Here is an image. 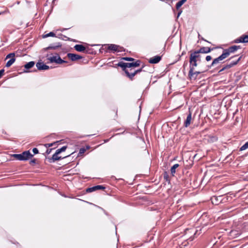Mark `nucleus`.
I'll use <instances>...</instances> for the list:
<instances>
[{
    "instance_id": "nucleus-1",
    "label": "nucleus",
    "mask_w": 248,
    "mask_h": 248,
    "mask_svg": "<svg viewBox=\"0 0 248 248\" xmlns=\"http://www.w3.org/2000/svg\"><path fill=\"white\" fill-rule=\"evenodd\" d=\"M141 63V61L140 60H137L134 62H120L118 63L117 64L118 66H119L122 68L123 71H124L126 75V72H129L128 69V68L131 67H137L140 65Z\"/></svg>"
},
{
    "instance_id": "nucleus-2",
    "label": "nucleus",
    "mask_w": 248,
    "mask_h": 248,
    "mask_svg": "<svg viewBox=\"0 0 248 248\" xmlns=\"http://www.w3.org/2000/svg\"><path fill=\"white\" fill-rule=\"evenodd\" d=\"M11 156L16 159L20 161L27 160L31 158L33 155H32L29 151H26L20 154H13Z\"/></svg>"
},
{
    "instance_id": "nucleus-3",
    "label": "nucleus",
    "mask_w": 248,
    "mask_h": 248,
    "mask_svg": "<svg viewBox=\"0 0 248 248\" xmlns=\"http://www.w3.org/2000/svg\"><path fill=\"white\" fill-rule=\"evenodd\" d=\"M241 58L242 56L239 57L237 60L231 61L229 63H227L224 65L221 69L219 70V71H218V73H220L224 71H225L226 72H228V70L231 67L236 65L238 63Z\"/></svg>"
},
{
    "instance_id": "nucleus-4",
    "label": "nucleus",
    "mask_w": 248,
    "mask_h": 248,
    "mask_svg": "<svg viewBox=\"0 0 248 248\" xmlns=\"http://www.w3.org/2000/svg\"><path fill=\"white\" fill-rule=\"evenodd\" d=\"M58 155H59V154L56 152L51 157L47 158L48 162L49 163H53L56 161L61 160L62 159L65 158L70 156V155H67L66 156L62 157L61 156H59Z\"/></svg>"
},
{
    "instance_id": "nucleus-5",
    "label": "nucleus",
    "mask_w": 248,
    "mask_h": 248,
    "mask_svg": "<svg viewBox=\"0 0 248 248\" xmlns=\"http://www.w3.org/2000/svg\"><path fill=\"white\" fill-rule=\"evenodd\" d=\"M105 188L106 187L103 186L97 185L91 187L87 188L86 190V191L87 193H90L98 190H104Z\"/></svg>"
},
{
    "instance_id": "nucleus-6",
    "label": "nucleus",
    "mask_w": 248,
    "mask_h": 248,
    "mask_svg": "<svg viewBox=\"0 0 248 248\" xmlns=\"http://www.w3.org/2000/svg\"><path fill=\"white\" fill-rule=\"evenodd\" d=\"M189 59L197 62L201 61V55L197 51L191 53Z\"/></svg>"
},
{
    "instance_id": "nucleus-7",
    "label": "nucleus",
    "mask_w": 248,
    "mask_h": 248,
    "mask_svg": "<svg viewBox=\"0 0 248 248\" xmlns=\"http://www.w3.org/2000/svg\"><path fill=\"white\" fill-rule=\"evenodd\" d=\"M143 67L139 69L134 70L133 72L129 73V72H126V76L131 80L133 79L134 77L138 73H140L142 71Z\"/></svg>"
},
{
    "instance_id": "nucleus-8",
    "label": "nucleus",
    "mask_w": 248,
    "mask_h": 248,
    "mask_svg": "<svg viewBox=\"0 0 248 248\" xmlns=\"http://www.w3.org/2000/svg\"><path fill=\"white\" fill-rule=\"evenodd\" d=\"M143 67L139 69L134 70L133 72L129 73V72H126V76L131 80L133 79L134 77L138 73H140L142 71Z\"/></svg>"
},
{
    "instance_id": "nucleus-9",
    "label": "nucleus",
    "mask_w": 248,
    "mask_h": 248,
    "mask_svg": "<svg viewBox=\"0 0 248 248\" xmlns=\"http://www.w3.org/2000/svg\"><path fill=\"white\" fill-rule=\"evenodd\" d=\"M105 46L107 47V49L108 50H112L114 52H121L122 50L119 49V46L115 44L105 45Z\"/></svg>"
},
{
    "instance_id": "nucleus-10",
    "label": "nucleus",
    "mask_w": 248,
    "mask_h": 248,
    "mask_svg": "<svg viewBox=\"0 0 248 248\" xmlns=\"http://www.w3.org/2000/svg\"><path fill=\"white\" fill-rule=\"evenodd\" d=\"M36 66L39 70H46L49 69V67L42 62H37Z\"/></svg>"
},
{
    "instance_id": "nucleus-11",
    "label": "nucleus",
    "mask_w": 248,
    "mask_h": 248,
    "mask_svg": "<svg viewBox=\"0 0 248 248\" xmlns=\"http://www.w3.org/2000/svg\"><path fill=\"white\" fill-rule=\"evenodd\" d=\"M67 56L68 58H69L72 61H76L77 60L81 59L82 58V57L76 54L73 53H68Z\"/></svg>"
},
{
    "instance_id": "nucleus-12",
    "label": "nucleus",
    "mask_w": 248,
    "mask_h": 248,
    "mask_svg": "<svg viewBox=\"0 0 248 248\" xmlns=\"http://www.w3.org/2000/svg\"><path fill=\"white\" fill-rule=\"evenodd\" d=\"M236 43H248V35H243L239 38L234 40Z\"/></svg>"
},
{
    "instance_id": "nucleus-13",
    "label": "nucleus",
    "mask_w": 248,
    "mask_h": 248,
    "mask_svg": "<svg viewBox=\"0 0 248 248\" xmlns=\"http://www.w3.org/2000/svg\"><path fill=\"white\" fill-rule=\"evenodd\" d=\"M35 65V62L33 61H31L29 62H27L26 64H25L24 66V72L25 73L29 72H30L29 71V69L33 67Z\"/></svg>"
},
{
    "instance_id": "nucleus-14",
    "label": "nucleus",
    "mask_w": 248,
    "mask_h": 248,
    "mask_svg": "<svg viewBox=\"0 0 248 248\" xmlns=\"http://www.w3.org/2000/svg\"><path fill=\"white\" fill-rule=\"evenodd\" d=\"M228 51L229 52L230 54L232 53H234L236 51H237L238 49H241V46H236L234 45L231 46H230L228 48H226Z\"/></svg>"
},
{
    "instance_id": "nucleus-15",
    "label": "nucleus",
    "mask_w": 248,
    "mask_h": 248,
    "mask_svg": "<svg viewBox=\"0 0 248 248\" xmlns=\"http://www.w3.org/2000/svg\"><path fill=\"white\" fill-rule=\"evenodd\" d=\"M200 73V72L195 71L194 69H192V72L190 73V70H189L188 76L191 79H195Z\"/></svg>"
},
{
    "instance_id": "nucleus-16",
    "label": "nucleus",
    "mask_w": 248,
    "mask_h": 248,
    "mask_svg": "<svg viewBox=\"0 0 248 248\" xmlns=\"http://www.w3.org/2000/svg\"><path fill=\"white\" fill-rule=\"evenodd\" d=\"M230 55V54L227 49H223L222 54L218 57V62L224 60L228 57Z\"/></svg>"
},
{
    "instance_id": "nucleus-17",
    "label": "nucleus",
    "mask_w": 248,
    "mask_h": 248,
    "mask_svg": "<svg viewBox=\"0 0 248 248\" xmlns=\"http://www.w3.org/2000/svg\"><path fill=\"white\" fill-rule=\"evenodd\" d=\"M62 44L60 43H56L50 44L48 47L45 48L46 50L48 49H56L57 48L61 47Z\"/></svg>"
},
{
    "instance_id": "nucleus-18",
    "label": "nucleus",
    "mask_w": 248,
    "mask_h": 248,
    "mask_svg": "<svg viewBox=\"0 0 248 248\" xmlns=\"http://www.w3.org/2000/svg\"><path fill=\"white\" fill-rule=\"evenodd\" d=\"M161 60V57L160 56H155L150 59L149 62L150 63L155 64L159 62Z\"/></svg>"
},
{
    "instance_id": "nucleus-19",
    "label": "nucleus",
    "mask_w": 248,
    "mask_h": 248,
    "mask_svg": "<svg viewBox=\"0 0 248 248\" xmlns=\"http://www.w3.org/2000/svg\"><path fill=\"white\" fill-rule=\"evenodd\" d=\"M191 115V112L189 111V114L187 115L186 119L184 123V126L186 127H188L190 124L191 121L192 119Z\"/></svg>"
},
{
    "instance_id": "nucleus-20",
    "label": "nucleus",
    "mask_w": 248,
    "mask_h": 248,
    "mask_svg": "<svg viewBox=\"0 0 248 248\" xmlns=\"http://www.w3.org/2000/svg\"><path fill=\"white\" fill-rule=\"evenodd\" d=\"M212 49L208 47H202L199 50L197 51L199 53H207L211 51Z\"/></svg>"
},
{
    "instance_id": "nucleus-21",
    "label": "nucleus",
    "mask_w": 248,
    "mask_h": 248,
    "mask_svg": "<svg viewBox=\"0 0 248 248\" xmlns=\"http://www.w3.org/2000/svg\"><path fill=\"white\" fill-rule=\"evenodd\" d=\"M74 48L78 52H84L86 50L85 47L82 45H76Z\"/></svg>"
},
{
    "instance_id": "nucleus-22",
    "label": "nucleus",
    "mask_w": 248,
    "mask_h": 248,
    "mask_svg": "<svg viewBox=\"0 0 248 248\" xmlns=\"http://www.w3.org/2000/svg\"><path fill=\"white\" fill-rule=\"evenodd\" d=\"M197 62L196 61H192L189 59V68L190 73L192 72V69H194V67L197 66Z\"/></svg>"
},
{
    "instance_id": "nucleus-23",
    "label": "nucleus",
    "mask_w": 248,
    "mask_h": 248,
    "mask_svg": "<svg viewBox=\"0 0 248 248\" xmlns=\"http://www.w3.org/2000/svg\"><path fill=\"white\" fill-rule=\"evenodd\" d=\"M179 166L178 164H175L173 165L170 168L171 173L172 176L174 175V174L176 172V169Z\"/></svg>"
},
{
    "instance_id": "nucleus-24",
    "label": "nucleus",
    "mask_w": 248,
    "mask_h": 248,
    "mask_svg": "<svg viewBox=\"0 0 248 248\" xmlns=\"http://www.w3.org/2000/svg\"><path fill=\"white\" fill-rule=\"evenodd\" d=\"M16 61V59L15 58H12L10 60H9L6 64V66L9 67L11 66Z\"/></svg>"
},
{
    "instance_id": "nucleus-25",
    "label": "nucleus",
    "mask_w": 248,
    "mask_h": 248,
    "mask_svg": "<svg viewBox=\"0 0 248 248\" xmlns=\"http://www.w3.org/2000/svg\"><path fill=\"white\" fill-rule=\"evenodd\" d=\"M186 0H181L178 1L176 4V8L178 10Z\"/></svg>"
},
{
    "instance_id": "nucleus-26",
    "label": "nucleus",
    "mask_w": 248,
    "mask_h": 248,
    "mask_svg": "<svg viewBox=\"0 0 248 248\" xmlns=\"http://www.w3.org/2000/svg\"><path fill=\"white\" fill-rule=\"evenodd\" d=\"M56 55H58V57L57 58V64H62L63 63L67 62V61L62 60L58 54H56Z\"/></svg>"
},
{
    "instance_id": "nucleus-27",
    "label": "nucleus",
    "mask_w": 248,
    "mask_h": 248,
    "mask_svg": "<svg viewBox=\"0 0 248 248\" xmlns=\"http://www.w3.org/2000/svg\"><path fill=\"white\" fill-rule=\"evenodd\" d=\"M58 57V55L53 56L52 57H50L48 58L47 59L51 62H55L56 63L57 62V58Z\"/></svg>"
},
{
    "instance_id": "nucleus-28",
    "label": "nucleus",
    "mask_w": 248,
    "mask_h": 248,
    "mask_svg": "<svg viewBox=\"0 0 248 248\" xmlns=\"http://www.w3.org/2000/svg\"><path fill=\"white\" fill-rule=\"evenodd\" d=\"M55 35L56 34L54 32H50L48 33L44 34L43 35V38H45L50 37V36L54 37V36H55Z\"/></svg>"
},
{
    "instance_id": "nucleus-29",
    "label": "nucleus",
    "mask_w": 248,
    "mask_h": 248,
    "mask_svg": "<svg viewBox=\"0 0 248 248\" xmlns=\"http://www.w3.org/2000/svg\"><path fill=\"white\" fill-rule=\"evenodd\" d=\"M66 148L67 146H64L62 147L61 148L57 150L56 152L58 153L59 154H60L62 152H64L66 150Z\"/></svg>"
},
{
    "instance_id": "nucleus-30",
    "label": "nucleus",
    "mask_w": 248,
    "mask_h": 248,
    "mask_svg": "<svg viewBox=\"0 0 248 248\" xmlns=\"http://www.w3.org/2000/svg\"><path fill=\"white\" fill-rule=\"evenodd\" d=\"M164 179L167 182H170L169 175L166 171H165L163 173Z\"/></svg>"
},
{
    "instance_id": "nucleus-31",
    "label": "nucleus",
    "mask_w": 248,
    "mask_h": 248,
    "mask_svg": "<svg viewBox=\"0 0 248 248\" xmlns=\"http://www.w3.org/2000/svg\"><path fill=\"white\" fill-rule=\"evenodd\" d=\"M122 60H124V61H130V62H132V61H135V59L133 58H131V57H122L121 58Z\"/></svg>"
},
{
    "instance_id": "nucleus-32",
    "label": "nucleus",
    "mask_w": 248,
    "mask_h": 248,
    "mask_svg": "<svg viewBox=\"0 0 248 248\" xmlns=\"http://www.w3.org/2000/svg\"><path fill=\"white\" fill-rule=\"evenodd\" d=\"M248 148V141L242 146L240 149V151H243Z\"/></svg>"
},
{
    "instance_id": "nucleus-33",
    "label": "nucleus",
    "mask_w": 248,
    "mask_h": 248,
    "mask_svg": "<svg viewBox=\"0 0 248 248\" xmlns=\"http://www.w3.org/2000/svg\"><path fill=\"white\" fill-rule=\"evenodd\" d=\"M211 202L213 204H217L216 202L217 201V197L216 196H213L211 199Z\"/></svg>"
},
{
    "instance_id": "nucleus-34",
    "label": "nucleus",
    "mask_w": 248,
    "mask_h": 248,
    "mask_svg": "<svg viewBox=\"0 0 248 248\" xmlns=\"http://www.w3.org/2000/svg\"><path fill=\"white\" fill-rule=\"evenodd\" d=\"M15 56V53H9L8 54L6 57V59H9V58H14Z\"/></svg>"
},
{
    "instance_id": "nucleus-35",
    "label": "nucleus",
    "mask_w": 248,
    "mask_h": 248,
    "mask_svg": "<svg viewBox=\"0 0 248 248\" xmlns=\"http://www.w3.org/2000/svg\"><path fill=\"white\" fill-rule=\"evenodd\" d=\"M86 151V149L85 148H81L79 149L78 154L82 155Z\"/></svg>"
},
{
    "instance_id": "nucleus-36",
    "label": "nucleus",
    "mask_w": 248,
    "mask_h": 248,
    "mask_svg": "<svg viewBox=\"0 0 248 248\" xmlns=\"http://www.w3.org/2000/svg\"><path fill=\"white\" fill-rule=\"evenodd\" d=\"M209 137H210V141H211L212 142L216 141V140L217 139L216 136H209Z\"/></svg>"
},
{
    "instance_id": "nucleus-37",
    "label": "nucleus",
    "mask_w": 248,
    "mask_h": 248,
    "mask_svg": "<svg viewBox=\"0 0 248 248\" xmlns=\"http://www.w3.org/2000/svg\"><path fill=\"white\" fill-rule=\"evenodd\" d=\"M36 159L34 158L33 159H31L30 162V164L31 165H33L34 164H35L36 163Z\"/></svg>"
},
{
    "instance_id": "nucleus-38",
    "label": "nucleus",
    "mask_w": 248,
    "mask_h": 248,
    "mask_svg": "<svg viewBox=\"0 0 248 248\" xmlns=\"http://www.w3.org/2000/svg\"><path fill=\"white\" fill-rule=\"evenodd\" d=\"M32 152L34 153V154H37L39 153L38 150L36 148H34L32 149Z\"/></svg>"
},
{
    "instance_id": "nucleus-39",
    "label": "nucleus",
    "mask_w": 248,
    "mask_h": 248,
    "mask_svg": "<svg viewBox=\"0 0 248 248\" xmlns=\"http://www.w3.org/2000/svg\"><path fill=\"white\" fill-rule=\"evenodd\" d=\"M196 234V233H194L193 236H190V237H189V238L188 239V240L189 241H193V239H194V235H195Z\"/></svg>"
},
{
    "instance_id": "nucleus-40",
    "label": "nucleus",
    "mask_w": 248,
    "mask_h": 248,
    "mask_svg": "<svg viewBox=\"0 0 248 248\" xmlns=\"http://www.w3.org/2000/svg\"><path fill=\"white\" fill-rule=\"evenodd\" d=\"M4 72V70L3 69L0 70V78L3 75Z\"/></svg>"
},
{
    "instance_id": "nucleus-41",
    "label": "nucleus",
    "mask_w": 248,
    "mask_h": 248,
    "mask_svg": "<svg viewBox=\"0 0 248 248\" xmlns=\"http://www.w3.org/2000/svg\"><path fill=\"white\" fill-rule=\"evenodd\" d=\"M52 150V149H47L46 152V153L47 154V155H48L50 153H51V150Z\"/></svg>"
},
{
    "instance_id": "nucleus-42",
    "label": "nucleus",
    "mask_w": 248,
    "mask_h": 248,
    "mask_svg": "<svg viewBox=\"0 0 248 248\" xmlns=\"http://www.w3.org/2000/svg\"><path fill=\"white\" fill-rule=\"evenodd\" d=\"M211 59H212V58H211V57L210 56H207L206 57V60L207 61H210Z\"/></svg>"
},
{
    "instance_id": "nucleus-43",
    "label": "nucleus",
    "mask_w": 248,
    "mask_h": 248,
    "mask_svg": "<svg viewBox=\"0 0 248 248\" xmlns=\"http://www.w3.org/2000/svg\"><path fill=\"white\" fill-rule=\"evenodd\" d=\"M59 142V141H56V142H53V143H50V146H51V147H52V146H53V145H54L56 144H57V143H58Z\"/></svg>"
},
{
    "instance_id": "nucleus-44",
    "label": "nucleus",
    "mask_w": 248,
    "mask_h": 248,
    "mask_svg": "<svg viewBox=\"0 0 248 248\" xmlns=\"http://www.w3.org/2000/svg\"><path fill=\"white\" fill-rule=\"evenodd\" d=\"M45 146L46 147V148H47L48 147H51L50 143L45 144Z\"/></svg>"
},
{
    "instance_id": "nucleus-45",
    "label": "nucleus",
    "mask_w": 248,
    "mask_h": 248,
    "mask_svg": "<svg viewBox=\"0 0 248 248\" xmlns=\"http://www.w3.org/2000/svg\"><path fill=\"white\" fill-rule=\"evenodd\" d=\"M217 63V58L213 60V62H212V64Z\"/></svg>"
},
{
    "instance_id": "nucleus-46",
    "label": "nucleus",
    "mask_w": 248,
    "mask_h": 248,
    "mask_svg": "<svg viewBox=\"0 0 248 248\" xmlns=\"http://www.w3.org/2000/svg\"><path fill=\"white\" fill-rule=\"evenodd\" d=\"M181 13H182V11H179V12H178V15H177V18L180 16V15H181Z\"/></svg>"
},
{
    "instance_id": "nucleus-47",
    "label": "nucleus",
    "mask_w": 248,
    "mask_h": 248,
    "mask_svg": "<svg viewBox=\"0 0 248 248\" xmlns=\"http://www.w3.org/2000/svg\"><path fill=\"white\" fill-rule=\"evenodd\" d=\"M119 49H120L122 50V51H123V47L119 46V47L118 48Z\"/></svg>"
},
{
    "instance_id": "nucleus-48",
    "label": "nucleus",
    "mask_w": 248,
    "mask_h": 248,
    "mask_svg": "<svg viewBox=\"0 0 248 248\" xmlns=\"http://www.w3.org/2000/svg\"><path fill=\"white\" fill-rule=\"evenodd\" d=\"M226 115L225 114L224 115V116H223V118H222V119H226Z\"/></svg>"
},
{
    "instance_id": "nucleus-49",
    "label": "nucleus",
    "mask_w": 248,
    "mask_h": 248,
    "mask_svg": "<svg viewBox=\"0 0 248 248\" xmlns=\"http://www.w3.org/2000/svg\"><path fill=\"white\" fill-rule=\"evenodd\" d=\"M129 71V73L133 72V69L132 68L130 69Z\"/></svg>"
},
{
    "instance_id": "nucleus-50",
    "label": "nucleus",
    "mask_w": 248,
    "mask_h": 248,
    "mask_svg": "<svg viewBox=\"0 0 248 248\" xmlns=\"http://www.w3.org/2000/svg\"><path fill=\"white\" fill-rule=\"evenodd\" d=\"M236 56V55H235V56H232L230 58V60L231 59H232L233 58H234V57H235Z\"/></svg>"
},
{
    "instance_id": "nucleus-51",
    "label": "nucleus",
    "mask_w": 248,
    "mask_h": 248,
    "mask_svg": "<svg viewBox=\"0 0 248 248\" xmlns=\"http://www.w3.org/2000/svg\"><path fill=\"white\" fill-rule=\"evenodd\" d=\"M187 62H185V63H184V64L183 66H184V67H185V65H186L187 64Z\"/></svg>"
},
{
    "instance_id": "nucleus-52",
    "label": "nucleus",
    "mask_w": 248,
    "mask_h": 248,
    "mask_svg": "<svg viewBox=\"0 0 248 248\" xmlns=\"http://www.w3.org/2000/svg\"><path fill=\"white\" fill-rule=\"evenodd\" d=\"M89 148H90V146H87L86 148L85 149H86V150H87V149H89Z\"/></svg>"
},
{
    "instance_id": "nucleus-53",
    "label": "nucleus",
    "mask_w": 248,
    "mask_h": 248,
    "mask_svg": "<svg viewBox=\"0 0 248 248\" xmlns=\"http://www.w3.org/2000/svg\"><path fill=\"white\" fill-rule=\"evenodd\" d=\"M220 112L219 111V110L218 109V115L220 114Z\"/></svg>"
},
{
    "instance_id": "nucleus-54",
    "label": "nucleus",
    "mask_w": 248,
    "mask_h": 248,
    "mask_svg": "<svg viewBox=\"0 0 248 248\" xmlns=\"http://www.w3.org/2000/svg\"><path fill=\"white\" fill-rule=\"evenodd\" d=\"M232 230H231L229 232L231 233V232H232Z\"/></svg>"
},
{
    "instance_id": "nucleus-55",
    "label": "nucleus",
    "mask_w": 248,
    "mask_h": 248,
    "mask_svg": "<svg viewBox=\"0 0 248 248\" xmlns=\"http://www.w3.org/2000/svg\"><path fill=\"white\" fill-rule=\"evenodd\" d=\"M197 232H198V230H196V231H195V233H197Z\"/></svg>"
},
{
    "instance_id": "nucleus-56",
    "label": "nucleus",
    "mask_w": 248,
    "mask_h": 248,
    "mask_svg": "<svg viewBox=\"0 0 248 248\" xmlns=\"http://www.w3.org/2000/svg\"><path fill=\"white\" fill-rule=\"evenodd\" d=\"M219 229H222V228H221V227H220Z\"/></svg>"
}]
</instances>
